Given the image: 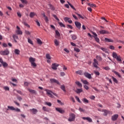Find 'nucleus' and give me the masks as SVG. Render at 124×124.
<instances>
[{"label": "nucleus", "instance_id": "1", "mask_svg": "<svg viewBox=\"0 0 124 124\" xmlns=\"http://www.w3.org/2000/svg\"><path fill=\"white\" fill-rule=\"evenodd\" d=\"M0 55L2 56H8L9 55V50L7 48L4 50H1L0 51Z\"/></svg>", "mask_w": 124, "mask_h": 124}, {"label": "nucleus", "instance_id": "2", "mask_svg": "<svg viewBox=\"0 0 124 124\" xmlns=\"http://www.w3.org/2000/svg\"><path fill=\"white\" fill-rule=\"evenodd\" d=\"M76 116L74 113H70L69 114V118L68 119L69 122H74L75 121Z\"/></svg>", "mask_w": 124, "mask_h": 124}, {"label": "nucleus", "instance_id": "3", "mask_svg": "<svg viewBox=\"0 0 124 124\" xmlns=\"http://www.w3.org/2000/svg\"><path fill=\"white\" fill-rule=\"evenodd\" d=\"M44 91L46 92L47 94H48V96L51 97L52 98H54V95L52 94L53 92L48 89H45Z\"/></svg>", "mask_w": 124, "mask_h": 124}, {"label": "nucleus", "instance_id": "4", "mask_svg": "<svg viewBox=\"0 0 124 124\" xmlns=\"http://www.w3.org/2000/svg\"><path fill=\"white\" fill-rule=\"evenodd\" d=\"M93 66L95 68H99L98 66H97L98 65V62L96 59H93Z\"/></svg>", "mask_w": 124, "mask_h": 124}, {"label": "nucleus", "instance_id": "5", "mask_svg": "<svg viewBox=\"0 0 124 124\" xmlns=\"http://www.w3.org/2000/svg\"><path fill=\"white\" fill-rule=\"evenodd\" d=\"M92 33L93 35V37H94L96 42L99 43V38L97 37V34L94 32H92Z\"/></svg>", "mask_w": 124, "mask_h": 124}, {"label": "nucleus", "instance_id": "6", "mask_svg": "<svg viewBox=\"0 0 124 124\" xmlns=\"http://www.w3.org/2000/svg\"><path fill=\"white\" fill-rule=\"evenodd\" d=\"M59 64L57 63H54L52 64L51 68L53 69V70H57L58 69V67H59Z\"/></svg>", "mask_w": 124, "mask_h": 124}, {"label": "nucleus", "instance_id": "7", "mask_svg": "<svg viewBox=\"0 0 124 124\" xmlns=\"http://www.w3.org/2000/svg\"><path fill=\"white\" fill-rule=\"evenodd\" d=\"M35 62V59L33 58H31V66L33 67V68H35L37 65L36 63L34 62Z\"/></svg>", "mask_w": 124, "mask_h": 124}, {"label": "nucleus", "instance_id": "8", "mask_svg": "<svg viewBox=\"0 0 124 124\" xmlns=\"http://www.w3.org/2000/svg\"><path fill=\"white\" fill-rule=\"evenodd\" d=\"M42 15L44 17V20H45L46 23V24H48V23H49V18H48V17L47 16H46V15H45V13H43V14H42Z\"/></svg>", "mask_w": 124, "mask_h": 124}, {"label": "nucleus", "instance_id": "9", "mask_svg": "<svg viewBox=\"0 0 124 124\" xmlns=\"http://www.w3.org/2000/svg\"><path fill=\"white\" fill-rule=\"evenodd\" d=\"M49 81L50 83H56V84H58V85H60V82L58 81V80L55 79L54 78H50L49 79Z\"/></svg>", "mask_w": 124, "mask_h": 124}, {"label": "nucleus", "instance_id": "10", "mask_svg": "<svg viewBox=\"0 0 124 124\" xmlns=\"http://www.w3.org/2000/svg\"><path fill=\"white\" fill-rule=\"evenodd\" d=\"M102 111L104 112V116H107L108 114H111V111L107 109H103Z\"/></svg>", "mask_w": 124, "mask_h": 124}, {"label": "nucleus", "instance_id": "11", "mask_svg": "<svg viewBox=\"0 0 124 124\" xmlns=\"http://www.w3.org/2000/svg\"><path fill=\"white\" fill-rule=\"evenodd\" d=\"M75 24L76 25V27H77V28L78 29V30H81V23L80 22L78 21H75Z\"/></svg>", "mask_w": 124, "mask_h": 124}, {"label": "nucleus", "instance_id": "12", "mask_svg": "<svg viewBox=\"0 0 124 124\" xmlns=\"http://www.w3.org/2000/svg\"><path fill=\"white\" fill-rule=\"evenodd\" d=\"M84 75L86 77V78H88V79H92V75L91 74L88 72H85L84 73Z\"/></svg>", "mask_w": 124, "mask_h": 124}, {"label": "nucleus", "instance_id": "13", "mask_svg": "<svg viewBox=\"0 0 124 124\" xmlns=\"http://www.w3.org/2000/svg\"><path fill=\"white\" fill-rule=\"evenodd\" d=\"M16 29L17 30L16 31V32L17 34H23V32H22V31L20 29V27H19L18 26H16Z\"/></svg>", "mask_w": 124, "mask_h": 124}, {"label": "nucleus", "instance_id": "14", "mask_svg": "<svg viewBox=\"0 0 124 124\" xmlns=\"http://www.w3.org/2000/svg\"><path fill=\"white\" fill-rule=\"evenodd\" d=\"M55 109L57 112H59V113H61V114H63V113H64V110H62V108H56Z\"/></svg>", "mask_w": 124, "mask_h": 124}, {"label": "nucleus", "instance_id": "15", "mask_svg": "<svg viewBox=\"0 0 124 124\" xmlns=\"http://www.w3.org/2000/svg\"><path fill=\"white\" fill-rule=\"evenodd\" d=\"M99 33H100V34H109V32H108V31H106L104 30H102L100 31Z\"/></svg>", "mask_w": 124, "mask_h": 124}, {"label": "nucleus", "instance_id": "16", "mask_svg": "<svg viewBox=\"0 0 124 124\" xmlns=\"http://www.w3.org/2000/svg\"><path fill=\"white\" fill-rule=\"evenodd\" d=\"M119 118V115L118 114H114L111 117L112 121H116L117 119Z\"/></svg>", "mask_w": 124, "mask_h": 124}, {"label": "nucleus", "instance_id": "17", "mask_svg": "<svg viewBox=\"0 0 124 124\" xmlns=\"http://www.w3.org/2000/svg\"><path fill=\"white\" fill-rule=\"evenodd\" d=\"M83 120H86L89 123H93V120L90 117H82Z\"/></svg>", "mask_w": 124, "mask_h": 124}, {"label": "nucleus", "instance_id": "18", "mask_svg": "<svg viewBox=\"0 0 124 124\" xmlns=\"http://www.w3.org/2000/svg\"><path fill=\"white\" fill-rule=\"evenodd\" d=\"M42 109L45 112H49L50 111V109H49L48 108H46V107H43Z\"/></svg>", "mask_w": 124, "mask_h": 124}, {"label": "nucleus", "instance_id": "19", "mask_svg": "<svg viewBox=\"0 0 124 124\" xmlns=\"http://www.w3.org/2000/svg\"><path fill=\"white\" fill-rule=\"evenodd\" d=\"M55 33L56 35V38H58V37H60V36H61V34L60 33V32L58 31V30L55 31Z\"/></svg>", "mask_w": 124, "mask_h": 124}, {"label": "nucleus", "instance_id": "20", "mask_svg": "<svg viewBox=\"0 0 124 124\" xmlns=\"http://www.w3.org/2000/svg\"><path fill=\"white\" fill-rule=\"evenodd\" d=\"M112 71V72H113V73H115V74H116V75H117V76H118V77H119V78H121V77H122L121 75H120V74L118 72H117L114 70H113Z\"/></svg>", "mask_w": 124, "mask_h": 124}, {"label": "nucleus", "instance_id": "21", "mask_svg": "<svg viewBox=\"0 0 124 124\" xmlns=\"http://www.w3.org/2000/svg\"><path fill=\"white\" fill-rule=\"evenodd\" d=\"M105 40L106 42H113L114 41L111 39H108L107 38H105Z\"/></svg>", "mask_w": 124, "mask_h": 124}, {"label": "nucleus", "instance_id": "22", "mask_svg": "<svg viewBox=\"0 0 124 124\" xmlns=\"http://www.w3.org/2000/svg\"><path fill=\"white\" fill-rule=\"evenodd\" d=\"M71 36L73 40H76V39H77V36L75 34H72Z\"/></svg>", "mask_w": 124, "mask_h": 124}, {"label": "nucleus", "instance_id": "23", "mask_svg": "<svg viewBox=\"0 0 124 124\" xmlns=\"http://www.w3.org/2000/svg\"><path fill=\"white\" fill-rule=\"evenodd\" d=\"M76 73L77 74H78L79 75H83V71L82 70H78L76 71Z\"/></svg>", "mask_w": 124, "mask_h": 124}, {"label": "nucleus", "instance_id": "24", "mask_svg": "<svg viewBox=\"0 0 124 124\" xmlns=\"http://www.w3.org/2000/svg\"><path fill=\"white\" fill-rule=\"evenodd\" d=\"M96 59L99 62L102 61V57L99 55H96Z\"/></svg>", "mask_w": 124, "mask_h": 124}, {"label": "nucleus", "instance_id": "25", "mask_svg": "<svg viewBox=\"0 0 124 124\" xmlns=\"http://www.w3.org/2000/svg\"><path fill=\"white\" fill-rule=\"evenodd\" d=\"M61 89L62 91H64V93L66 92V90H65V86L64 85L61 86Z\"/></svg>", "mask_w": 124, "mask_h": 124}, {"label": "nucleus", "instance_id": "26", "mask_svg": "<svg viewBox=\"0 0 124 124\" xmlns=\"http://www.w3.org/2000/svg\"><path fill=\"white\" fill-rule=\"evenodd\" d=\"M101 50L103 51V52H105V53H108V49L107 48H104V47H100V48Z\"/></svg>", "mask_w": 124, "mask_h": 124}, {"label": "nucleus", "instance_id": "27", "mask_svg": "<svg viewBox=\"0 0 124 124\" xmlns=\"http://www.w3.org/2000/svg\"><path fill=\"white\" fill-rule=\"evenodd\" d=\"M49 7L50 8V9H51V10H55V7H54V6H53L52 4H48Z\"/></svg>", "mask_w": 124, "mask_h": 124}, {"label": "nucleus", "instance_id": "28", "mask_svg": "<svg viewBox=\"0 0 124 124\" xmlns=\"http://www.w3.org/2000/svg\"><path fill=\"white\" fill-rule=\"evenodd\" d=\"M58 24L61 28H65V25L62 22H58Z\"/></svg>", "mask_w": 124, "mask_h": 124}, {"label": "nucleus", "instance_id": "29", "mask_svg": "<svg viewBox=\"0 0 124 124\" xmlns=\"http://www.w3.org/2000/svg\"><path fill=\"white\" fill-rule=\"evenodd\" d=\"M37 112H38L37 109H36L35 108L32 109V113L34 115H35V114H36V113H37Z\"/></svg>", "mask_w": 124, "mask_h": 124}, {"label": "nucleus", "instance_id": "30", "mask_svg": "<svg viewBox=\"0 0 124 124\" xmlns=\"http://www.w3.org/2000/svg\"><path fill=\"white\" fill-rule=\"evenodd\" d=\"M81 82H82V83H83V84H84L85 85H89V82H88V81H87L86 80H83V79H81Z\"/></svg>", "mask_w": 124, "mask_h": 124}, {"label": "nucleus", "instance_id": "31", "mask_svg": "<svg viewBox=\"0 0 124 124\" xmlns=\"http://www.w3.org/2000/svg\"><path fill=\"white\" fill-rule=\"evenodd\" d=\"M118 56V54H117L116 52H113L112 53V57L114 59H116Z\"/></svg>", "mask_w": 124, "mask_h": 124}, {"label": "nucleus", "instance_id": "32", "mask_svg": "<svg viewBox=\"0 0 124 124\" xmlns=\"http://www.w3.org/2000/svg\"><path fill=\"white\" fill-rule=\"evenodd\" d=\"M37 42L39 45H42V41L40 39H37Z\"/></svg>", "mask_w": 124, "mask_h": 124}, {"label": "nucleus", "instance_id": "33", "mask_svg": "<svg viewBox=\"0 0 124 124\" xmlns=\"http://www.w3.org/2000/svg\"><path fill=\"white\" fill-rule=\"evenodd\" d=\"M35 22L37 26H38V27H40V22H39V20L36 19L35 20Z\"/></svg>", "mask_w": 124, "mask_h": 124}, {"label": "nucleus", "instance_id": "34", "mask_svg": "<svg viewBox=\"0 0 124 124\" xmlns=\"http://www.w3.org/2000/svg\"><path fill=\"white\" fill-rule=\"evenodd\" d=\"M112 80H113V82H114V83H116V84H118V80L117 79V78H116L114 77H112Z\"/></svg>", "mask_w": 124, "mask_h": 124}, {"label": "nucleus", "instance_id": "35", "mask_svg": "<svg viewBox=\"0 0 124 124\" xmlns=\"http://www.w3.org/2000/svg\"><path fill=\"white\" fill-rule=\"evenodd\" d=\"M118 62H122V58L121 56L119 55L117 58H115Z\"/></svg>", "mask_w": 124, "mask_h": 124}, {"label": "nucleus", "instance_id": "36", "mask_svg": "<svg viewBox=\"0 0 124 124\" xmlns=\"http://www.w3.org/2000/svg\"><path fill=\"white\" fill-rule=\"evenodd\" d=\"M76 85H77L78 86V87H80V88L82 87V83H80V82L79 81H76Z\"/></svg>", "mask_w": 124, "mask_h": 124}, {"label": "nucleus", "instance_id": "37", "mask_svg": "<svg viewBox=\"0 0 124 124\" xmlns=\"http://www.w3.org/2000/svg\"><path fill=\"white\" fill-rule=\"evenodd\" d=\"M88 5H89V6H90L91 7H96V5L94 4L88 3Z\"/></svg>", "mask_w": 124, "mask_h": 124}, {"label": "nucleus", "instance_id": "38", "mask_svg": "<svg viewBox=\"0 0 124 124\" xmlns=\"http://www.w3.org/2000/svg\"><path fill=\"white\" fill-rule=\"evenodd\" d=\"M67 3L70 5V6L71 7V8H72V9H74V10H76L75 8H74V6H73V5H72V4L70 3V2H69V1H67Z\"/></svg>", "mask_w": 124, "mask_h": 124}, {"label": "nucleus", "instance_id": "39", "mask_svg": "<svg viewBox=\"0 0 124 124\" xmlns=\"http://www.w3.org/2000/svg\"><path fill=\"white\" fill-rule=\"evenodd\" d=\"M20 1L23 3V4H27L28 3V1L27 0H20Z\"/></svg>", "mask_w": 124, "mask_h": 124}, {"label": "nucleus", "instance_id": "40", "mask_svg": "<svg viewBox=\"0 0 124 124\" xmlns=\"http://www.w3.org/2000/svg\"><path fill=\"white\" fill-rule=\"evenodd\" d=\"M8 109H10L12 111H14L15 110V108L14 107L12 106H8Z\"/></svg>", "mask_w": 124, "mask_h": 124}, {"label": "nucleus", "instance_id": "41", "mask_svg": "<svg viewBox=\"0 0 124 124\" xmlns=\"http://www.w3.org/2000/svg\"><path fill=\"white\" fill-rule=\"evenodd\" d=\"M82 89H77L76 93H82Z\"/></svg>", "mask_w": 124, "mask_h": 124}, {"label": "nucleus", "instance_id": "42", "mask_svg": "<svg viewBox=\"0 0 124 124\" xmlns=\"http://www.w3.org/2000/svg\"><path fill=\"white\" fill-rule=\"evenodd\" d=\"M15 53L16 55H19L20 54V50H19V49H16L15 50Z\"/></svg>", "mask_w": 124, "mask_h": 124}, {"label": "nucleus", "instance_id": "43", "mask_svg": "<svg viewBox=\"0 0 124 124\" xmlns=\"http://www.w3.org/2000/svg\"><path fill=\"white\" fill-rule=\"evenodd\" d=\"M30 84H31V83L30 82H24L25 87H29V86H30Z\"/></svg>", "mask_w": 124, "mask_h": 124}, {"label": "nucleus", "instance_id": "44", "mask_svg": "<svg viewBox=\"0 0 124 124\" xmlns=\"http://www.w3.org/2000/svg\"><path fill=\"white\" fill-rule=\"evenodd\" d=\"M46 58L48 60H51V56H50V54H46Z\"/></svg>", "mask_w": 124, "mask_h": 124}, {"label": "nucleus", "instance_id": "45", "mask_svg": "<svg viewBox=\"0 0 124 124\" xmlns=\"http://www.w3.org/2000/svg\"><path fill=\"white\" fill-rule=\"evenodd\" d=\"M82 101L84 103H89V100L86 98L83 99Z\"/></svg>", "mask_w": 124, "mask_h": 124}, {"label": "nucleus", "instance_id": "46", "mask_svg": "<svg viewBox=\"0 0 124 124\" xmlns=\"http://www.w3.org/2000/svg\"><path fill=\"white\" fill-rule=\"evenodd\" d=\"M45 105H47V106H49V107L52 106V103L50 102H45Z\"/></svg>", "mask_w": 124, "mask_h": 124}, {"label": "nucleus", "instance_id": "47", "mask_svg": "<svg viewBox=\"0 0 124 124\" xmlns=\"http://www.w3.org/2000/svg\"><path fill=\"white\" fill-rule=\"evenodd\" d=\"M54 43L56 46H59V41H58V40L55 39L54 41Z\"/></svg>", "mask_w": 124, "mask_h": 124}, {"label": "nucleus", "instance_id": "48", "mask_svg": "<svg viewBox=\"0 0 124 124\" xmlns=\"http://www.w3.org/2000/svg\"><path fill=\"white\" fill-rule=\"evenodd\" d=\"M2 64L4 67H6L7 66H8V64H7V63L5 62H4Z\"/></svg>", "mask_w": 124, "mask_h": 124}, {"label": "nucleus", "instance_id": "49", "mask_svg": "<svg viewBox=\"0 0 124 124\" xmlns=\"http://www.w3.org/2000/svg\"><path fill=\"white\" fill-rule=\"evenodd\" d=\"M13 37L14 39H18L19 38L16 34L13 35Z\"/></svg>", "mask_w": 124, "mask_h": 124}, {"label": "nucleus", "instance_id": "50", "mask_svg": "<svg viewBox=\"0 0 124 124\" xmlns=\"http://www.w3.org/2000/svg\"><path fill=\"white\" fill-rule=\"evenodd\" d=\"M74 50L77 52V53H79L80 52V49L77 48V47H75L74 48Z\"/></svg>", "mask_w": 124, "mask_h": 124}, {"label": "nucleus", "instance_id": "51", "mask_svg": "<svg viewBox=\"0 0 124 124\" xmlns=\"http://www.w3.org/2000/svg\"><path fill=\"white\" fill-rule=\"evenodd\" d=\"M31 93L32 94H34L35 95L37 94V93L35 90H31Z\"/></svg>", "mask_w": 124, "mask_h": 124}, {"label": "nucleus", "instance_id": "52", "mask_svg": "<svg viewBox=\"0 0 124 124\" xmlns=\"http://www.w3.org/2000/svg\"><path fill=\"white\" fill-rule=\"evenodd\" d=\"M53 17H54V18H55V19H56V20H57V21H60V19H59V18H58V16H57L55 15H53Z\"/></svg>", "mask_w": 124, "mask_h": 124}, {"label": "nucleus", "instance_id": "53", "mask_svg": "<svg viewBox=\"0 0 124 124\" xmlns=\"http://www.w3.org/2000/svg\"><path fill=\"white\" fill-rule=\"evenodd\" d=\"M94 74H95V75H97L98 76H99V75H100V73H99V72L96 71H94Z\"/></svg>", "mask_w": 124, "mask_h": 124}, {"label": "nucleus", "instance_id": "54", "mask_svg": "<svg viewBox=\"0 0 124 124\" xmlns=\"http://www.w3.org/2000/svg\"><path fill=\"white\" fill-rule=\"evenodd\" d=\"M70 19V18H68V17H65L64 18V20L65 22H68Z\"/></svg>", "mask_w": 124, "mask_h": 124}, {"label": "nucleus", "instance_id": "55", "mask_svg": "<svg viewBox=\"0 0 124 124\" xmlns=\"http://www.w3.org/2000/svg\"><path fill=\"white\" fill-rule=\"evenodd\" d=\"M3 89L5 91H9V87H8V86H4Z\"/></svg>", "mask_w": 124, "mask_h": 124}, {"label": "nucleus", "instance_id": "56", "mask_svg": "<svg viewBox=\"0 0 124 124\" xmlns=\"http://www.w3.org/2000/svg\"><path fill=\"white\" fill-rule=\"evenodd\" d=\"M75 98L77 99V100H78V102L81 103V101L80 100V99L79 98V97H78V96H76Z\"/></svg>", "mask_w": 124, "mask_h": 124}, {"label": "nucleus", "instance_id": "57", "mask_svg": "<svg viewBox=\"0 0 124 124\" xmlns=\"http://www.w3.org/2000/svg\"><path fill=\"white\" fill-rule=\"evenodd\" d=\"M77 15H78V16H79V17H80V18H81V19H85V16H82V15H81L79 14H77Z\"/></svg>", "mask_w": 124, "mask_h": 124}, {"label": "nucleus", "instance_id": "58", "mask_svg": "<svg viewBox=\"0 0 124 124\" xmlns=\"http://www.w3.org/2000/svg\"><path fill=\"white\" fill-rule=\"evenodd\" d=\"M67 28L68 29H70L71 30H72V29H73V27H72V26H71L70 25H67Z\"/></svg>", "mask_w": 124, "mask_h": 124}, {"label": "nucleus", "instance_id": "59", "mask_svg": "<svg viewBox=\"0 0 124 124\" xmlns=\"http://www.w3.org/2000/svg\"><path fill=\"white\" fill-rule=\"evenodd\" d=\"M23 24L24 25V26H26V27H28V28H30V25H29V24L25 22H23Z\"/></svg>", "mask_w": 124, "mask_h": 124}, {"label": "nucleus", "instance_id": "60", "mask_svg": "<svg viewBox=\"0 0 124 124\" xmlns=\"http://www.w3.org/2000/svg\"><path fill=\"white\" fill-rule=\"evenodd\" d=\"M104 69H105V70H110V68L109 67V66H106L104 67Z\"/></svg>", "mask_w": 124, "mask_h": 124}, {"label": "nucleus", "instance_id": "61", "mask_svg": "<svg viewBox=\"0 0 124 124\" xmlns=\"http://www.w3.org/2000/svg\"><path fill=\"white\" fill-rule=\"evenodd\" d=\"M17 16L19 17V18H21V17H22V15L21 14V13H20L19 12H18L17 13Z\"/></svg>", "mask_w": 124, "mask_h": 124}, {"label": "nucleus", "instance_id": "62", "mask_svg": "<svg viewBox=\"0 0 124 124\" xmlns=\"http://www.w3.org/2000/svg\"><path fill=\"white\" fill-rule=\"evenodd\" d=\"M25 33L26 34H27L28 35H29V34H31V32L29 31H28L25 30Z\"/></svg>", "mask_w": 124, "mask_h": 124}, {"label": "nucleus", "instance_id": "63", "mask_svg": "<svg viewBox=\"0 0 124 124\" xmlns=\"http://www.w3.org/2000/svg\"><path fill=\"white\" fill-rule=\"evenodd\" d=\"M79 111H80V112H85V110L81 108H79Z\"/></svg>", "mask_w": 124, "mask_h": 124}, {"label": "nucleus", "instance_id": "64", "mask_svg": "<svg viewBox=\"0 0 124 124\" xmlns=\"http://www.w3.org/2000/svg\"><path fill=\"white\" fill-rule=\"evenodd\" d=\"M15 111L16 112H20L21 110L18 108H15Z\"/></svg>", "mask_w": 124, "mask_h": 124}]
</instances>
